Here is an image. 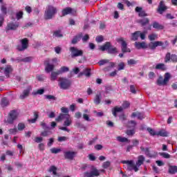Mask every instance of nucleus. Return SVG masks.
<instances>
[{
    "instance_id": "nucleus-1",
    "label": "nucleus",
    "mask_w": 177,
    "mask_h": 177,
    "mask_svg": "<svg viewBox=\"0 0 177 177\" xmlns=\"http://www.w3.org/2000/svg\"><path fill=\"white\" fill-rule=\"evenodd\" d=\"M99 50L102 52H107L109 55H116L118 53V49L111 44V42L106 41L103 45L99 47Z\"/></svg>"
},
{
    "instance_id": "nucleus-2",
    "label": "nucleus",
    "mask_w": 177,
    "mask_h": 177,
    "mask_svg": "<svg viewBox=\"0 0 177 177\" xmlns=\"http://www.w3.org/2000/svg\"><path fill=\"white\" fill-rule=\"evenodd\" d=\"M57 13V8L52 5H48L47 6L46 10L44 12V19L52 20V19L55 17Z\"/></svg>"
},
{
    "instance_id": "nucleus-3",
    "label": "nucleus",
    "mask_w": 177,
    "mask_h": 177,
    "mask_svg": "<svg viewBox=\"0 0 177 177\" xmlns=\"http://www.w3.org/2000/svg\"><path fill=\"white\" fill-rule=\"evenodd\" d=\"M64 118H66V120L64 122V126L70 127L73 121L71 120V118H70V115L68 114H63V113L59 114V116L55 118V121H57V122H60V121H62V120H64Z\"/></svg>"
},
{
    "instance_id": "nucleus-4",
    "label": "nucleus",
    "mask_w": 177,
    "mask_h": 177,
    "mask_svg": "<svg viewBox=\"0 0 177 177\" xmlns=\"http://www.w3.org/2000/svg\"><path fill=\"white\" fill-rule=\"evenodd\" d=\"M69 50L71 52V56L72 58L84 56V50H80L77 47H74V46L70 47Z\"/></svg>"
},
{
    "instance_id": "nucleus-5",
    "label": "nucleus",
    "mask_w": 177,
    "mask_h": 177,
    "mask_svg": "<svg viewBox=\"0 0 177 177\" xmlns=\"http://www.w3.org/2000/svg\"><path fill=\"white\" fill-rule=\"evenodd\" d=\"M117 42L121 43V50L122 53H131V49L128 48V44L123 37L116 39Z\"/></svg>"
},
{
    "instance_id": "nucleus-6",
    "label": "nucleus",
    "mask_w": 177,
    "mask_h": 177,
    "mask_svg": "<svg viewBox=\"0 0 177 177\" xmlns=\"http://www.w3.org/2000/svg\"><path fill=\"white\" fill-rule=\"evenodd\" d=\"M17 117H19V113H17V111H10L7 118V122L8 124H13L15 120H17Z\"/></svg>"
},
{
    "instance_id": "nucleus-7",
    "label": "nucleus",
    "mask_w": 177,
    "mask_h": 177,
    "mask_svg": "<svg viewBox=\"0 0 177 177\" xmlns=\"http://www.w3.org/2000/svg\"><path fill=\"white\" fill-rule=\"evenodd\" d=\"M59 81L61 89H68L71 86V82L64 77L59 78Z\"/></svg>"
},
{
    "instance_id": "nucleus-8",
    "label": "nucleus",
    "mask_w": 177,
    "mask_h": 177,
    "mask_svg": "<svg viewBox=\"0 0 177 177\" xmlns=\"http://www.w3.org/2000/svg\"><path fill=\"white\" fill-rule=\"evenodd\" d=\"M21 46L19 45L17 46V50L19 52H23V50H26L27 48H28V39L24 38L21 40Z\"/></svg>"
},
{
    "instance_id": "nucleus-9",
    "label": "nucleus",
    "mask_w": 177,
    "mask_h": 177,
    "mask_svg": "<svg viewBox=\"0 0 177 177\" xmlns=\"http://www.w3.org/2000/svg\"><path fill=\"white\" fill-rule=\"evenodd\" d=\"M19 28V23L10 22L7 24L6 28V32H9V31H15Z\"/></svg>"
},
{
    "instance_id": "nucleus-10",
    "label": "nucleus",
    "mask_w": 177,
    "mask_h": 177,
    "mask_svg": "<svg viewBox=\"0 0 177 177\" xmlns=\"http://www.w3.org/2000/svg\"><path fill=\"white\" fill-rule=\"evenodd\" d=\"M167 9L168 7L165 6V3L164 2V1H161L159 3L156 12L157 13H159V15H162V13H164V12H165Z\"/></svg>"
},
{
    "instance_id": "nucleus-11",
    "label": "nucleus",
    "mask_w": 177,
    "mask_h": 177,
    "mask_svg": "<svg viewBox=\"0 0 177 177\" xmlns=\"http://www.w3.org/2000/svg\"><path fill=\"white\" fill-rule=\"evenodd\" d=\"M100 175V173H99V170L96 168H93L91 171H86L84 172V176L85 177H95V176H99Z\"/></svg>"
},
{
    "instance_id": "nucleus-12",
    "label": "nucleus",
    "mask_w": 177,
    "mask_h": 177,
    "mask_svg": "<svg viewBox=\"0 0 177 177\" xmlns=\"http://www.w3.org/2000/svg\"><path fill=\"white\" fill-rule=\"evenodd\" d=\"M77 154V152L68 151L64 152V158L66 160H74V157H75V155Z\"/></svg>"
},
{
    "instance_id": "nucleus-13",
    "label": "nucleus",
    "mask_w": 177,
    "mask_h": 177,
    "mask_svg": "<svg viewBox=\"0 0 177 177\" xmlns=\"http://www.w3.org/2000/svg\"><path fill=\"white\" fill-rule=\"evenodd\" d=\"M44 66H45L46 73H51V71L55 69V65L51 64L49 62V60H46L44 62Z\"/></svg>"
},
{
    "instance_id": "nucleus-14",
    "label": "nucleus",
    "mask_w": 177,
    "mask_h": 177,
    "mask_svg": "<svg viewBox=\"0 0 177 177\" xmlns=\"http://www.w3.org/2000/svg\"><path fill=\"white\" fill-rule=\"evenodd\" d=\"M135 11L138 13L139 17H146L149 16L147 13H146V11L143 10V8L137 6L135 9Z\"/></svg>"
},
{
    "instance_id": "nucleus-15",
    "label": "nucleus",
    "mask_w": 177,
    "mask_h": 177,
    "mask_svg": "<svg viewBox=\"0 0 177 177\" xmlns=\"http://www.w3.org/2000/svg\"><path fill=\"white\" fill-rule=\"evenodd\" d=\"M0 9L1 12L0 14V19L1 20H3V19H5V17L8 15V8H6L3 5H1Z\"/></svg>"
},
{
    "instance_id": "nucleus-16",
    "label": "nucleus",
    "mask_w": 177,
    "mask_h": 177,
    "mask_svg": "<svg viewBox=\"0 0 177 177\" xmlns=\"http://www.w3.org/2000/svg\"><path fill=\"white\" fill-rule=\"evenodd\" d=\"M82 32L79 33L78 35H75L73 39L71 41V44L73 45H75L76 44H78L80 41H81V38H82Z\"/></svg>"
},
{
    "instance_id": "nucleus-17",
    "label": "nucleus",
    "mask_w": 177,
    "mask_h": 177,
    "mask_svg": "<svg viewBox=\"0 0 177 177\" xmlns=\"http://www.w3.org/2000/svg\"><path fill=\"white\" fill-rule=\"evenodd\" d=\"M30 88L24 90L22 93L19 95V99L24 100L26 97H28V96H30Z\"/></svg>"
},
{
    "instance_id": "nucleus-18",
    "label": "nucleus",
    "mask_w": 177,
    "mask_h": 177,
    "mask_svg": "<svg viewBox=\"0 0 177 177\" xmlns=\"http://www.w3.org/2000/svg\"><path fill=\"white\" fill-rule=\"evenodd\" d=\"M138 24H140L141 27H145L150 23V19L149 18H143L141 19H139L138 21Z\"/></svg>"
},
{
    "instance_id": "nucleus-19",
    "label": "nucleus",
    "mask_w": 177,
    "mask_h": 177,
    "mask_svg": "<svg viewBox=\"0 0 177 177\" xmlns=\"http://www.w3.org/2000/svg\"><path fill=\"white\" fill-rule=\"evenodd\" d=\"M12 71H13V68H12V66L10 65H7L6 67H5V69H4V74L6 75V77L7 78H9V77H10V73H12Z\"/></svg>"
},
{
    "instance_id": "nucleus-20",
    "label": "nucleus",
    "mask_w": 177,
    "mask_h": 177,
    "mask_svg": "<svg viewBox=\"0 0 177 177\" xmlns=\"http://www.w3.org/2000/svg\"><path fill=\"white\" fill-rule=\"evenodd\" d=\"M71 13H73V8L66 7L62 10V17H64V16H67V15H70Z\"/></svg>"
},
{
    "instance_id": "nucleus-21",
    "label": "nucleus",
    "mask_w": 177,
    "mask_h": 177,
    "mask_svg": "<svg viewBox=\"0 0 177 177\" xmlns=\"http://www.w3.org/2000/svg\"><path fill=\"white\" fill-rule=\"evenodd\" d=\"M135 46L136 49H146V48H147V46H146V43L145 41L136 42Z\"/></svg>"
},
{
    "instance_id": "nucleus-22",
    "label": "nucleus",
    "mask_w": 177,
    "mask_h": 177,
    "mask_svg": "<svg viewBox=\"0 0 177 177\" xmlns=\"http://www.w3.org/2000/svg\"><path fill=\"white\" fill-rule=\"evenodd\" d=\"M82 75L89 77L91 75V68H85L82 72L79 73L78 77H82Z\"/></svg>"
},
{
    "instance_id": "nucleus-23",
    "label": "nucleus",
    "mask_w": 177,
    "mask_h": 177,
    "mask_svg": "<svg viewBox=\"0 0 177 177\" xmlns=\"http://www.w3.org/2000/svg\"><path fill=\"white\" fill-rule=\"evenodd\" d=\"M158 45H160V43H158V41H151L149 44H148V47L149 48V49H151V50H154V49H156V48H157V46H158Z\"/></svg>"
},
{
    "instance_id": "nucleus-24",
    "label": "nucleus",
    "mask_w": 177,
    "mask_h": 177,
    "mask_svg": "<svg viewBox=\"0 0 177 177\" xmlns=\"http://www.w3.org/2000/svg\"><path fill=\"white\" fill-rule=\"evenodd\" d=\"M153 28H155L156 30H164V26L160 24V23L157 21H153L152 24Z\"/></svg>"
},
{
    "instance_id": "nucleus-25",
    "label": "nucleus",
    "mask_w": 177,
    "mask_h": 177,
    "mask_svg": "<svg viewBox=\"0 0 177 177\" xmlns=\"http://www.w3.org/2000/svg\"><path fill=\"white\" fill-rule=\"evenodd\" d=\"M140 35V31L138 30L131 34V41H138Z\"/></svg>"
},
{
    "instance_id": "nucleus-26",
    "label": "nucleus",
    "mask_w": 177,
    "mask_h": 177,
    "mask_svg": "<svg viewBox=\"0 0 177 177\" xmlns=\"http://www.w3.org/2000/svg\"><path fill=\"white\" fill-rule=\"evenodd\" d=\"M155 68H156V70H160L161 71H166L167 66L165 65V64L160 63V64H156Z\"/></svg>"
},
{
    "instance_id": "nucleus-27",
    "label": "nucleus",
    "mask_w": 177,
    "mask_h": 177,
    "mask_svg": "<svg viewBox=\"0 0 177 177\" xmlns=\"http://www.w3.org/2000/svg\"><path fill=\"white\" fill-rule=\"evenodd\" d=\"M122 110H123L122 106H120V107L115 106L112 109V114L115 117H117V113H121V111H122Z\"/></svg>"
},
{
    "instance_id": "nucleus-28",
    "label": "nucleus",
    "mask_w": 177,
    "mask_h": 177,
    "mask_svg": "<svg viewBox=\"0 0 177 177\" xmlns=\"http://www.w3.org/2000/svg\"><path fill=\"white\" fill-rule=\"evenodd\" d=\"M159 45L158 46H162V49H167V48H168V46H169V42L168 41H165V42L161 41H158Z\"/></svg>"
},
{
    "instance_id": "nucleus-29",
    "label": "nucleus",
    "mask_w": 177,
    "mask_h": 177,
    "mask_svg": "<svg viewBox=\"0 0 177 177\" xmlns=\"http://www.w3.org/2000/svg\"><path fill=\"white\" fill-rule=\"evenodd\" d=\"M33 114L35 118L33 119L28 120V122L32 124H35V122H37V120H38V118L39 117V113L35 111L33 112Z\"/></svg>"
},
{
    "instance_id": "nucleus-30",
    "label": "nucleus",
    "mask_w": 177,
    "mask_h": 177,
    "mask_svg": "<svg viewBox=\"0 0 177 177\" xmlns=\"http://www.w3.org/2000/svg\"><path fill=\"white\" fill-rule=\"evenodd\" d=\"M143 162H145V156H138V161L136 162V165L138 166V167H140V165H143Z\"/></svg>"
},
{
    "instance_id": "nucleus-31",
    "label": "nucleus",
    "mask_w": 177,
    "mask_h": 177,
    "mask_svg": "<svg viewBox=\"0 0 177 177\" xmlns=\"http://www.w3.org/2000/svg\"><path fill=\"white\" fill-rule=\"evenodd\" d=\"M57 75H60V73H59V71H53L50 75V80L51 81H56L57 80Z\"/></svg>"
},
{
    "instance_id": "nucleus-32",
    "label": "nucleus",
    "mask_w": 177,
    "mask_h": 177,
    "mask_svg": "<svg viewBox=\"0 0 177 177\" xmlns=\"http://www.w3.org/2000/svg\"><path fill=\"white\" fill-rule=\"evenodd\" d=\"M140 150L141 151H144L147 157H153V155L150 153V149L148 147L145 149V147H140Z\"/></svg>"
},
{
    "instance_id": "nucleus-33",
    "label": "nucleus",
    "mask_w": 177,
    "mask_h": 177,
    "mask_svg": "<svg viewBox=\"0 0 177 177\" xmlns=\"http://www.w3.org/2000/svg\"><path fill=\"white\" fill-rule=\"evenodd\" d=\"M102 100V94H97L94 98L95 104H100V102Z\"/></svg>"
},
{
    "instance_id": "nucleus-34",
    "label": "nucleus",
    "mask_w": 177,
    "mask_h": 177,
    "mask_svg": "<svg viewBox=\"0 0 177 177\" xmlns=\"http://www.w3.org/2000/svg\"><path fill=\"white\" fill-rule=\"evenodd\" d=\"M48 172H52L53 174L55 176H56V175H57V167H56V166H55V165L50 166L48 169Z\"/></svg>"
},
{
    "instance_id": "nucleus-35",
    "label": "nucleus",
    "mask_w": 177,
    "mask_h": 177,
    "mask_svg": "<svg viewBox=\"0 0 177 177\" xmlns=\"http://www.w3.org/2000/svg\"><path fill=\"white\" fill-rule=\"evenodd\" d=\"M177 172V166H169V174L174 175Z\"/></svg>"
},
{
    "instance_id": "nucleus-36",
    "label": "nucleus",
    "mask_w": 177,
    "mask_h": 177,
    "mask_svg": "<svg viewBox=\"0 0 177 177\" xmlns=\"http://www.w3.org/2000/svg\"><path fill=\"white\" fill-rule=\"evenodd\" d=\"M156 136H162V138H165V137L168 136V132L165 131V130H160L157 133Z\"/></svg>"
},
{
    "instance_id": "nucleus-37",
    "label": "nucleus",
    "mask_w": 177,
    "mask_h": 177,
    "mask_svg": "<svg viewBox=\"0 0 177 177\" xmlns=\"http://www.w3.org/2000/svg\"><path fill=\"white\" fill-rule=\"evenodd\" d=\"M68 71H70V68H68V67H67V66H62L60 68V70L58 71V73L60 75V74H63V73H67Z\"/></svg>"
},
{
    "instance_id": "nucleus-38",
    "label": "nucleus",
    "mask_w": 177,
    "mask_h": 177,
    "mask_svg": "<svg viewBox=\"0 0 177 177\" xmlns=\"http://www.w3.org/2000/svg\"><path fill=\"white\" fill-rule=\"evenodd\" d=\"M171 79V73H166L165 74V77H164V83L165 84H168V82H169V80Z\"/></svg>"
},
{
    "instance_id": "nucleus-39",
    "label": "nucleus",
    "mask_w": 177,
    "mask_h": 177,
    "mask_svg": "<svg viewBox=\"0 0 177 177\" xmlns=\"http://www.w3.org/2000/svg\"><path fill=\"white\" fill-rule=\"evenodd\" d=\"M157 84L159 85V86H161L162 85H167L166 83L164 82V79L162 76H160L157 80Z\"/></svg>"
},
{
    "instance_id": "nucleus-40",
    "label": "nucleus",
    "mask_w": 177,
    "mask_h": 177,
    "mask_svg": "<svg viewBox=\"0 0 177 177\" xmlns=\"http://www.w3.org/2000/svg\"><path fill=\"white\" fill-rule=\"evenodd\" d=\"M53 35L57 38H62L63 33H62V30H56L53 32Z\"/></svg>"
},
{
    "instance_id": "nucleus-41",
    "label": "nucleus",
    "mask_w": 177,
    "mask_h": 177,
    "mask_svg": "<svg viewBox=\"0 0 177 177\" xmlns=\"http://www.w3.org/2000/svg\"><path fill=\"white\" fill-rule=\"evenodd\" d=\"M117 140H118V142H120L121 143H125L127 142H129L128 138L125 137H121V136H118Z\"/></svg>"
},
{
    "instance_id": "nucleus-42",
    "label": "nucleus",
    "mask_w": 177,
    "mask_h": 177,
    "mask_svg": "<svg viewBox=\"0 0 177 177\" xmlns=\"http://www.w3.org/2000/svg\"><path fill=\"white\" fill-rule=\"evenodd\" d=\"M1 106V107H6L7 106H9V102L8 101V100L5 98L2 99Z\"/></svg>"
},
{
    "instance_id": "nucleus-43",
    "label": "nucleus",
    "mask_w": 177,
    "mask_h": 177,
    "mask_svg": "<svg viewBox=\"0 0 177 177\" xmlns=\"http://www.w3.org/2000/svg\"><path fill=\"white\" fill-rule=\"evenodd\" d=\"M171 53H167L165 57V63H168L171 61Z\"/></svg>"
},
{
    "instance_id": "nucleus-44",
    "label": "nucleus",
    "mask_w": 177,
    "mask_h": 177,
    "mask_svg": "<svg viewBox=\"0 0 177 177\" xmlns=\"http://www.w3.org/2000/svg\"><path fill=\"white\" fill-rule=\"evenodd\" d=\"M159 155L163 158H171V155L165 152H160L159 153Z\"/></svg>"
},
{
    "instance_id": "nucleus-45",
    "label": "nucleus",
    "mask_w": 177,
    "mask_h": 177,
    "mask_svg": "<svg viewBox=\"0 0 177 177\" xmlns=\"http://www.w3.org/2000/svg\"><path fill=\"white\" fill-rule=\"evenodd\" d=\"M125 68V64L124 62H120L118 64V71H121Z\"/></svg>"
},
{
    "instance_id": "nucleus-46",
    "label": "nucleus",
    "mask_w": 177,
    "mask_h": 177,
    "mask_svg": "<svg viewBox=\"0 0 177 177\" xmlns=\"http://www.w3.org/2000/svg\"><path fill=\"white\" fill-rule=\"evenodd\" d=\"M57 140H58V142H66V141L68 140V137H66V136H59V137H58Z\"/></svg>"
},
{
    "instance_id": "nucleus-47",
    "label": "nucleus",
    "mask_w": 177,
    "mask_h": 177,
    "mask_svg": "<svg viewBox=\"0 0 177 177\" xmlns=\"http://www.w3.org/2000/svg\"><path fill=\"white\" fill-rule=\"evenodd\" d=\"M147 131L148 132L150 133V135L151 136H157V132H156V131H154L153 129L151 128H147Z\"/></svg>"
},
{
    "instance_id": "nucleus-48",
    "label": "nucleus",
    "mask_w": 177,
    "mask_h": 177,
    "mask_svg": "<svg viewBox=\"0 0 177 177\" xmlns=\"http://www.w3.org/2000/svg\"><path fill=\"white\" fill-rule=\"evenodd\" d=\"M148 38L149 41H155V39H157V35L152 33L148 36Z\"/></svg>"
},
{
    "instance_id": "nucleus-49",
    "label": "nucleus",
    "mask_w": 177,
    "mask_h": 177,
    "mask_svg": "<svg viewBox=\"0 0 177 177\" xmlns=\"http://www.w3.org/2000/svg\"><path fill=\"white\" fill-rule=\"evenodd\" d=\"M111 165V162L110 161H106L103 163L102 165V167L104 169H107V168H109V167H110Z\"/></svg>"
},
{
    "instance_id": "nucleus-50",
    "label": "nucleus",
    "mask_w": 177,
    "mask_h": 177,
    "mask_svg": "<svg viewBox=\"0 0 177 177\" xmlns=\"http://www.w3.org/2000/svg\"><path fill=\"white\" fill-rule=\"evenodd\" d=\"M31 60H32V57H26L23 58L21 62H24V63H29V62H31Z\"/></svg>"
},
{
    "instance_id": "nucleus-51",
    "label": "nucleus",
    "mask_w": 177,
    "mask_h": 177,
    "mask_svg": "<svg viewBox=\"0 0 177 177\" xmlns=\"http://www.w3.org/2000/svg\"><path fill=\"white\" fill-rule=\"evenodd\" d=\"M104 39V37H103V36H102V35L97 36L95 38V41L98 44H100V42H103Z\"/></svg>"
},
{
    "instance_id": "nucleus-52",
    "label": "nucleus",
    "mask_w": 177,
    "mask_h": 177,
    "mask_svg": "<svg viewBox=\"0 0 177 177\" xmlns=\"http://www.w3.org/2000/svg\"><path fill=\"white\" fill-rule=\"evenodd\" d=\"M110 61L109 59H102L98 62L99 66H104V64H107Z\"/></svg>"
},
{
    "instance_id": "nucleus-53",
    "label": "nucleus",
    "mask_w": 177,
    "mask_h": 177,
    "mask_svg": "<svg viewBox=\"0 0 177 177\" xmlns=\"http://www.w3.org/2000/svg\"><path fill=\"white\" fill-rule=\"evenodd\" d=\"M51 153L53 154H57V153H60L62 151L61 149H57V148H53L50 149Z\"/></svg>"
},
{
    "instance_id": "nucleus-54",
    "label": "nucleus",
    "mask_w": 177,
    "mask_h": 177,
    "mask_svg": "<svg viewBox=\"0 0 177 177\" xmlns=\"http://www.w3.org/2000/svg\"><path fill=\"white\" fill-rule=\"evenodd\" d=\"M45 98L47 99L48 100H56V97L52 95H46Z\"/></svg>"
},
{
    "instance_id": "nucleus-55",
    "label": "nucleus",
    "mask_w": 177,
    "mask_h": 177,
    "mask_svg": "<svg viewBox=\"0 0 177 177\" xmlns=\"http://www.w3.org/2000/svg\"><path fill=\"white\" fill-rule=\"evenodd\" d=\"M129 128H135L136 127V122L134 120L129 121Z\"/></svg>"
},
{
    "instance_id": "nucleus-56",
    "label": "nucleus",
    "mask_w": 177,
    "mask_h": 177,
    "mask_svg": "<svg viewBox=\"0 0 177 177\" xmlns=\"http://www.w3.org/2000/svg\"><path fill=\"white\" fill-rule=\"evenodd\" d=\"M23 11H19L16 14L17 20H20V19H23Z\"/></svg>"
},
{
    "instance_id": "nucleus-57",
    "label": "nucleus",
    "mask_w": 177,
    "mask_h": 177,
    "mask_svg": "<svg viewBox=\"0 0 177 177\" xmlns=\"http://www.w3.org/2000/svg\"><path fill=\"white\" fill-rule=\"evenodd\" d=\"M45 90L44 88L38 89L36 92L34 93V95H44Z\"/></svg>"
},
{
    "instance_id": "nucleus-58",
    "label": "nucleus",
    "mask_w": 177,
    "mask_h": 177,
    "mask_svg": "<svg viewBox=\"0 0 177 177\" xmlns=\"http://www.w3.org/2000/svg\"><path fill=\"white\" fill-rule=\"evenodd\" d=\"M26 128V124L24 123L18 124V131H23Z\"/></svg>"
},
{
    "instance_id": "nucleus-59",
    "label": "nucleus",
    "mask_w": 177,
    "mask_h": 177,
    "mask_svg": "<svg viewBox=\"0 0 177 177\" xmlns=\"http://www.w3.org/2000/svg\"><path fill=\"white\" fill-rule=\"evenodd\" d=\"M127 135H128V136H133V135H135V130L133 129H131V130H127L126 131Z\"/></svg>"
},
{
    "instance_id": "nucleus-60",
    "label": "nucleus",
    "mask_w": 177,
    "mask_h": 177,
    "mask_svg": "<svg viewBox=\"0 0 177 177\" xmlns=\"http://www.w3.org/2000/svg\"><path fill=\"white\" fill-rule=\"evenodd\" d=\"M137 63H138V62H136L133 59H131L127 61V64H129V66H132L133 64H136Z\"/></svg>"
},
{
    "instance_id": "nucleus-61",
    "label": "nucleus",
    "mask_w": 177,
    "mask_h": 177,
    "mask_svg": "<svg viewBox=\"0 0 177 177\" xmlns=\"http://www.w3.org/2000/svg\"><path fill=\"white\" fill-rule=\"evenodd\" d=\"M131 106V104L128 101H124L122 104L123 109H128Z\"/></svg>"
},
{
    "instance_id": "nucleus-62",
    "label": "nucleus",
    "mask_w": 177,
    "mask_h": 177,
    "mask_svg": "<svg viewBox=\"0 0 177 177\" xmlns=\"http://www.w3.org/2000/svg\"><path fill=\"white\" fill-rule=\"evenodd\" d=\"M171 62H173L174 63H177V55L175 54H172L171 55Z\"/></svg>"
},
{
    "instance_id": "nucleus-63",
    "label": "nucleus",
    "mask_w": 177,
    "mask_h": 177,
    "mask_svg": "<svg viewBox=\"0 0 177 177\" xmlns=\"http://www.w3.org/2000/svg\"><path fill=\"white\" fill-rule=\"evenodd\" d=\"M130 92H131L133 95H136V88L135 86L130 85Z\"/></svg>"
},
{
    "instance_id": "nucleus-64",
    "label": "nucleus",
    "mask_w": 177,
    "mask_h": 177,
    "mask_svg": "<svg viewBox=\"0 0 177 177\" xmlns=\"http://www.w3.org/2000/svg\"><path fill=\"white\" fill-rule=\"evenodd\" d=\"M40 124H41V127L43 128V129L44 130L49 129V127H48L46 123L44 122H41Z\"/></svg>"
}]
</instances>
